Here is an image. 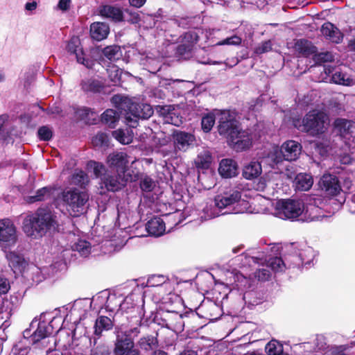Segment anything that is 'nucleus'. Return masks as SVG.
Returning a JSON list of instances; mask_svg holds the SVG:
<instances>
[{"label": "nucleus", "mask_w": 355, "mask_h": 355, "mask_svg": "<svg viewBox=\"0 0 355 355\" xmlns=\"http://www.w3.org/2000/svg\"><path fill=\"white\" fill-rule=\"evenodd\" d=\"M128 156L123 152H116L108 155L107 164L112 170L116 171L118 175L130 173L128 169Z\"/></svg>", "instance_id": "nucleus-12"}, {"label": "nucleus", "mask_w": 355, "mask_h": 355, "mask_svg": "<svg viewBox=\"0 0 355 355\" xmlns=\"http://www.w3.org/2000/svg\"><path fill=\"white\" fill-rule=\"evenodd\" d=\"M112 136L122 144H128L132 142L133 133L129 129H118L112 132Z\"/></svg>", "instance_id": "nucleus-34"}, {"label": "nucleus", "mask_w": 355, "mask_h": 355, "mask_svg": "<svg viewBox=\"0 0 355 355\" xmlns=\"http://www.w3.org/2000/svg\"><path fill=\"white\" fill-rule=\"evenodd\" d=\"M299 249V257L304 264H309L314 259L316 253L310 246L301 245Z\"/></svg>", "instance_id": "nucleus-33"}, {"label": "nucleus", "mask_w": 355, "mask_h": 355, "mask_svg": "<svg viewBox=\"0 0 355 355\" xmlns=\"http://www.w3.org/2000/svg\"><path fill=\"white\" fill-rule=\"evenodd\" d=\"M17 239V229L13 222L8 218L1 219L0 246L7 248L14 245Z\"/></svg>", "instance_id": "nucleus-10"}, {"label": "nucleus", "mask_w": 355, "mask_h": 355, "mask_svg": "<svg viewBox=\"0 0 355 355\" xmlns=\"http://www.w3.org/2000/svg\"><path fill=\"white\" fill-rule=\"evenodd\" d=\"M339 162L343 164H349L352 162V157L349 153H343L338 155Z\"/></svg>", "instance_id": "nucleus-60"}, {"label": "nucleus", "mask_w": 355, "mask_h": 355, "mask_svg": "<svg viewBox=\"0 0 355 355\" xmlns=\"http://www.w3.org/2000/svg\"><path fill=\"white\" fill-rule=\"evenodd\" d=\"M89 200V195L85 191L78 189L69 190L63 192L62 200L67 209L73 217H77L85 211V205Z\"/></svg>", "instance_id": "nucleus-8"}, {"label": "nucleus", "mask_w": 355, "mask_h": 355, "mask_svg": "<svg viewBox=\"0 0 355 355\" xmlns=\"http://www.w3.org/2000/svg\"><path fill=\"white\" fill-rule=\"evenodd\" d=\"M108 136L103 132L98 133L92 139V144L94 146L100 147L107 145Z\"/></svg>", "instance_id": "nucleus-48"}, {"label": "nucleus", "mask_w": 355, "mask_h": 355, "mask_svg": "<svg viewBox=\"0 0 355 355\" xmlns=\"http://www.w3.org/2000/svg\"><path fill=\"white\" fill-rule=\"evenodd\" d=\"M334 59L333 54L330 52H323L315 55L314 60L316 62L322 63L332 62Z\"/></svg>", "instance_id": "nucleus-53"}, {"label": "nucleus", "mask_w": 355, "mask_h": 355, "mask_svg": "<svg viewBox=\"0 0 355 355\" xmlns=\"http://www.w3.org/2000/svg\"><path fill=\"white\" fill-rule=\"evenodd\" d=\"M123 16L124 18L123 21H127L132 24H137L139 21V15L136 11L126 10L125 12H123Z\"/></svg>", "instance_id": "nucleus-52"}, {"label": "nucleus", "mask_w": 355, "mask_h": 355, "mask_svg": "<svg viewBox=\"0 0 355 355\" xmlns=\"http://www.w3.org/2000/svg\"><path fill=\"white\" fill-rule=\"evenodd\" d=\"M36 8H37V3L35 1L26 3L25 5L26 10H28V11H33V10H35Z\"/></svg>", "instance_id": "nucleus-64"}, {"label": "nucleus", "mask_w": 355, "mask_h": 355, "mask_svg": "<svg viewBox=\"0 0 355 355\" xmlns=\"http://www.w3.org/2000/svg\"><path fill=\"white\" fill-rule=\"evenodd\" d=\"M10 288V285L8 280L5 278L0 277V294L6 293Z\"/></svg>", "instance_id": "nucleus-59"}, {"label": "nucleus", "mask_w": 355, "mask_h": 355, "mask_svg": "<svg viewBox=\"0 0 355 355\" xmlns=\"http://www.w3.org/2000/svg\"><path fill=\"white\" fill-rule=\"evenodd\" d=\"M255 277L258 278L259 280L266 281L270 277V272L267 267L259 268L255 272Z\"/></svg>", "instance_id": "nucleus-57"}, {"label": "nucleus", "mask_w": 355, "mask_h": 355, "mask_svg": "<svg viewBox=\"0 0 355 355\" xmlns=\"http://www.w3.org/2000/svg\"><path fill=\"white\" fill-rule=\"evenodd\" d=\"M258 211H255L254 209L252 208L250 203L245 200L241 198V196L240 195V198L236 200L235 205H234L232 211H226V213L231 214H243V213H257Z\"/></svg>", "instance_id": "nucleus-30"}, {"label": "nucleus", "mask_w": 355, "mask_h": 355, "mask_svg": "<svg viewBox=\"0 0 355 355\" xmlns=\"http://www.w3.org/2000/svg\"><path fill=\"white\" fill-rule=\"evenodd\" d=\"M125 107L128 110L125 114V123L131 128L137 126L138 119H148L153 114L152 107L147 103H137L125 99L119 105V108L124 110Z\"/></svg>", "instance_id": "nucleus-7"}, {"label": "nucleus", "mask_w": 355, "mask_h": 355, "mask_svg": "<svg viewBox=\"0 0 355 355\" xmlns=\"http://www.w3.org/2000/svg\"><path fill=\"white\" fill-rule=\"evenodd\" d=\"M262 173V166L260 162L252 159L246 163L242 169L243 177L248 180H253L260 177Z\"/></svg>", "instance_id": "nucleus-19"}, {"label": "nucleus", "mask_w": 355, "mask_h": 355, "mask_svg": "<svg viewBox=\"0 0 355 355\" xmlns=\"http://www.w3.org/2000/svg\"><path fill=\"white\" fill-rule=\"evenodd\" d=\"M146 228L149 234L159 236L164 233L166 226L162 218H153L147 223Z\"/></svg>", "instance_id": "nucleus-25"}, {"label": "nucleus", "mask_w": 355, "mask_h": 355, "mask_svg": "<svg viewBox=\"0 0 355 355\" xmlns=\"http://www.w3.org/2000/svg\"><path fill=\"white\" fill-rule=\"evenodd\" d=\"M314 198L306 197L302 200H279L275 205V214L280 218L294 219L304 215V220L313 221L319 219L318 201Z\"/></svg>", "instance_id": "nucleus-3"}, {"label": "nucleus", "mask_w": 355, "mask_h": 355, "mask_svg": "<svg viewBox=\"0 0 355 355\" xmlns=\"http://www.w3.org/2000/svg\"><path fill=\"white\" fill-rule=\"evenodd\" d=\"M55 225L53 216L50 212L39 211L24 218L22 229L27 236L37 239L44 235L47 231L55 229Z\"/></svg>", "instance_id": "nucleus-4"}, {"label": "nucleus", "mask_w": 355, "mask_h": 355, "mask_svg": "<svg viewBox=\"0 0 355 355\" xmlns=\"http://www.w3.org/2000/svg\"><path fill=\"white\" fill-rule=\"evenodd\" d=\"M119 117V113L112 109L105 110L101 116L102 121L110 127H114Z\"/></svg>", "instance_id": "nucleus-38"}, {"label": "nucleus", "mask_w": 355, "mask_h": 355, "mask_svg": "<svg viewBox=\"0 0 355 355\" xmlns=\"http://www.w3.org/2000/svg\"><path fill=\"white\" fill-rule=\"evenodd\" d=\"M155 110L163 117L164 123L175 126H180L182 123V118L173 105H158Z\"/></svg>", "instance_id": "nucleus-14"}, {"label": "nucleus", "mask_w": 355, "mask_h": 355, "mask_svg": "<svg viewBox=\"0 0 355 355\" xmlns=\"http://www.w3.org/2000/svg\"><path fill=\"white\" fill-rule=\"evenodd\" d=\"M139 333L138 328L135 327L130 331L125 329L123 326L116 329V340L115 343V355H123L129 350H132L134 343L130 338L131 334Z\"/></svg>", "instance_id": "nucleus-9"}, {"label": "nucleus", "mask_w": 355, "mask_h": 355, "mask_svg": "<svg viewBox=\"0 0 355 355\" xmlns=\"http://www.w3.org/2000/svg\"><path fill=\"white\" fill-rule=\"evenodd\" d=\"M173 137L175 149L183 152L193 146L196 141L193 135L182 131L175 132Z\"/></svg>", "instance_id": "nucleus-17"}, {"label": "nucleus", "mask_w": 355, "mask_h": 355, "mask_svg": "<svg viewBox=\"0 0 355 355\" xmlns=\"http://www.w3.org/2000/svg\"><path fill=\"white\" fill-rule=\"evenodd\" d=\"M242 39L238 35H233L227 37L222 41H220L216 44V46L223 45H232V46H239L241 44Z\"/></svg>", "instance_id": "nucleus-49"}, {"label": "nucleus", "mask_w": 355, "mask_h": 355, "mask_svg": "<svg viewBox=\"0 0 355 355\" xmlns=\"http://www.w3.org/2000/svg\"><path fill=\"white\" fill-rule=\"evenodd\" d=\"M109 33L110 28L106 23L94 22L90 26L91 37L97 41H101L106 38Z\"/></svg>", "instance_id": "nucleus-23"}, {"label": "nucleus", "mask_w": 355, "mask_h": 355, "mask_svg": "<svg viewBox=\"0 0 355 355\" xmlns=\"http://www.w3.org/2000/svg\"><path fill=\"white\" fill-rule=\"evenodd\" d=\"M192 49L193 46L191 44L184 43L178 46L177 53L180 58L188 59L191 55Z\"/></svg>", "instance_id": "nucleus-46"}, {"label": "nucleus", "mask_w": 355, "mask_h": 355, "mask_svg": "<svg viewBox=\"0 0 355 355\" xmlns=\"http://www.w3.org/2000/svg\"><path fill=\"white\" fill-rule=\"evenodd\" d=\"M334 128L340 139L343 140L345 146L350 149L354 143L352 133L355 128L354 123L345 119H337L334 121Z\"/></svg>", "instance_id": "nucleus-11"}, {"label": "nucleus", "mask_w": 355, "mask_h": 355, "mask_svg": "<svg viewBox=\"0 0 355 355\" xmlns=\"http://www.w3.org/2000/svg\"><path fill=\"white\" fill-rule=\"evenodd\" d=\"M80 87L85 93H97L101 91L103 84L97 78H86L81 81Z\"/></svg>", "instance_id": "nucleus-26"}, {"label": "nucleus", "mask_w": 355, "mask_h": 355, "mask_svg": "<svg viewBox=\"0 0 355 355\" xmlns=\"http://www.w3.org/2000/svg\"><path fill=\"white\" fill-rule=\"evenodd\" d=\"M146 0H129L130 4L135 7L140 8L146 2Z\"/></svg>", "instance_id": "nucleus-63"}, {"label": "nucleus", "mask_w": 355, "mask_h": 355, "mask_svg": "<svg viewBox=\"0 0 355 355\" xmlns=\"http://www.w3.org/2000/svg\"><path fill=\"white\" fill-rule=\"evenodd\" d=\"M37 133L39 137L44 141H48L52 137V131L46 126L41 127Z\"/></svg>", "instance_id": "nucleus-56"}, {"label": "nucleus", "mask_w": 355, "mask_h": 355, "mask_svg": "<svg viewBox=\"0 0 355 355\" xmlns=\"http://www.w3.org/2000/svg\"><path fill=\"white\" fill-rule=\"evenodd\" d=\"M199 40L198 33L196 31H189L186 33L184 36V40L186 44L193 46Z\"/></svg>", "instance_id": "nucleus-54"}, {"label": "nucleus", "mask_w": 355, "mask_h": 355, "mask_svg": "<svg viewBox=\"0 0 355 355\" xmlns=\"http://www.w3.org/2000/svg\"><path fill=\"white\" fill-rule=\"evenodd\" d=\"M334 83L345 86H352L355 85V80L349 75L340 71H336L332 74L331 79Z\"/></svg>", "instance_id": "nucleus-32"}, {"label": "nucleus", "mask_w": 355, "mask_h": 355, "mask_svg": "<svg viewBox=\"0 0 355 355\" xmlns=\"http://www.w3.org/2000/svg\"><path fill=\"white\" fill-rule=\"evenodd\" d=\"M103 55L110 60H115L121 56L120 47L118 46H109L103 49Z\"/></svg>", "instance_id": "nucleus-40"}, {"label": "nucleus", "mask_w": 355, "mask_h": 355, "mask_svg": "<svg viewBox=\"0 0 355 355\" xmlns=\"http://www.w3.org/2000/svg\"><path fill=\"white\" fill-rule=\"evenodd\" d=\"M322 34L334 43H339L343 39L340 31L331 23H324L321 28Z\"/></svg>", "instance_id": "nucleus-24"}, {"label": "nucleus", "mask_w": 355, "mask_h": 355, "mask_svg": "<svg viewBox=\"0 0 355 355\" xmlns=\"http://www.w3.org/2000/svg\"><path fill=\"white\" fill-rule=\"evenodd\" d=\"M295 49L303 55L308 56L315 52V48L307 40H300L295 43Z\"/></svg>", "instance_id": "nucleus-36"}, {"label": "nucleus", "mask_w": 355, "mask_h": 355, "mask_svg": "<svg viewBox=\"0 0 355 355\" xmlns=\"http://www.w3.org/2000/svg\"><path fill=\"white\" fill-rule=\"evenodd\" d=\"M9 266L15 273L21 272L25 267L26 263L24 259L20 255L14 252H10L6 254Z\"/></svg>", "instance_id": "nucleus-28"}, {"label": "nucleus", "mask_w": 355, "mask_h": 355, "mask_svg": "<svg viewBox=\"0 0 355 355\" xmlns=\"http://www.w3.org/2000/svg\"><path fill=\"white\" fill-rule=\"evenodd\" d=\"M218 172L224 178L234 177L238 174L236 162L231 159H223L220 162Z\"/></svg>", "instance_id": "nucleus-22"}, {"label": "nucleus", "mask_w": 355, "mask_h": 355, "mask_svg": "<svg viewBox=\"0 0 355 355\" xmlns=\"http://www.w3.org/2000/svg\"><path fill=\"white\" fill-rule=\"evenodd\" d=\"M155 187V182L149 177L146 176L142 178L140 187L144 191H151Z\"/></svg>", "instance_id": "nucleus-51"}, {"label": "nucleus", "mask_w": 355, "mask_h": 355, "mask_svg": "<svg viewBox=\"0 0 355 355\" xmlns=\"http://www.w3.org/2000/svg\"><path fill=\"white\" fill-rule=\"evenodd\" d=\"M113 323L112 320L105 316L98 317L94 325V334L96 336H101L103 331H108L112 329Z\"/></svg>", "instance_id": "nucleus-31"}, {"label": "nucleus", "mask_w": 355, "mask_h": 355, "mask_svg": "<svg viewBox=\"0 0 355 355\" xmlns=\"http://www.w3.org/2000/svg\"><path fill=\"white\" fill-rule=\"evenodd\" d=\"M6 121H7V116H6V115L0 116V139H5L3 128V125Z\"/></svg>", "instance_id": "nucleus-62"}, {"label": "nucleus", "mask_w": 355, "mask_h": 355, "mask_svg": "<svg viewBox=\"0 0 355 355\" xmlns=\"http://www.w3.org/2000/svg\"><path fill=\"white\" fill-rule=\"evenodd\" d=\"M168 328L175 332H181L184 329V322L182 315L178 313L169 314L166 318Z\"/></svg>", "instance_id": "nucleus-29"}, {"label": "nucleus", "mask_w": 355, "mask_h": 355, "mask_svg": "<svg viewBox=\"0 0 355 355\" xmlns=\"http://www.w3.org/2000/svg\"><path fill=\"white\" fill-rule=\"evenodd\" d=\"M98 12L102 17L110 19L116 22L121 21L124 18L123 12L121 8L114 6H102L99 8Z\"/></svg>", "instance_id": "nucleus-20"}, {"label": "nucleus", "mask_w": 355, "mask_h": 355, "mask_svg": "<svg viewBox=\"0 0 355 355\" xmlns=\"http://www.w3.org/2000/svg\"><path fill=\"white\" fill-rule=\"evenodd\" d=\"M301 151V144L293 140L284 142L280 148L278 146H272L268 154L263 157V162L270 165L272 170L265 173L263 176L258 179L254 184L255 189L263 191L270 182L277 185V179L282 176V173L275 169V166L284 159L287 161L297 159Z\"/></svg>", "instance_id": "nucleus-1"}, {"label": "nucleus", "mask_w": 355, "mask_h": 355, "mask_svg": "<svg viewBox=\"0 0 355 355\" xmlns=\"http://www.w3.org/2000/svg\"><path fill=\"white\" fill-rule=\"evenodd\" d=\"M135 180V177L130 173L118 175L117 177L111 176L104 174L101 178L102 183L105 187L111 191L119 190L127 182H131Z\"/></svg>", "instance_id": "nucleus-13"}, {"label": "nucleus", "mask_w": 355, "mask_h": 355, "mask_svg": "<svg viewBox=\"0 0 355 355\" xmlns=\"http://www.w3.org/2000/svg\"><path fill=\"white\" fill-rule=\"evenodd\" d=\"M53 191V189L51 188L43 187L37 191V194L35 196H29L28 202L32 203L49 199L52 195Z\"/></svg>", "instance_id": "nucleus-39"}, {"label": "nucleus", "mask_w": 355, "mask_h": 355, "mask_svg": "<svg viewBox=\"0 0 355 355\" xmlns=\"http://www.w3.org/2000/svg\"><path fill=\"white\" fill-rule=\"evenodd\" d=\"M239 198L240 192L238 191L216 196L214 201L207 203L203 208V215L201 218L207 220L220 215L227 214L226 211H232L234 205Z\"/></svg>", "instance_id": "nucleus-5"}, {"label": "nucleus", "mask_w": 355, "mask_h": 355, "mask_svg": "<svg viewBox=\"0 0 355 355\" xmlns=\"http://www.w3.org/2000/svg\"><path fill=\"white\" fill-rule=\"evenodd\" d=\"M92 246L85 240H78L72 246L73 251L78 252L82 257H87L91 252Z\"/></svg>", "instance_id": "nucleus-37"}, {"label": "nucleus", "mask_w": 355, "mask_h": 355, "mask_svg": "<svg viewBox=\"0 0 355 355\" xmlns=\"http://www.w3.org/2000/svg\"><path fill=\"white\" fill-rule=\"evenodd\" d=\"M107 73L109 74L110 80L114 84H116L120 81L122 75V71L120 69L117 68L115 66H112L109 69H107Z\"/></svg>", "instance_id": "nucleus-50"}, {"label": "nucleus", "mask_w": 355, "mask_h": 355, "mask_svg": "<svg viewBox=\"0 0 355 355\" xmlns=\"http://www.w3.org/2000/svg\"><path fill=\"white\" fill-rule=\"evenodd\" d=\"M267 268H270L275 272H281L286 268V263L279 257H272L268 261Z\"/></svg>", "instance_id": "nucleus-43"}, {"label": "nucleus", "mask_w": 355, "mask_h": 355, "mask_svg": "<svg viewBox=\"0 0 355 355\" xmlns=\"http://www.w3.org/2000/svg\"><path fill=\"white\" fill-rule=\"evenodd\" d=\"M71 5V0H60L58 3V8L62 11L67 10Z\"/></svg>", "instance_id": "nucleus-61"}, {"label": "nucleus", "mask_w": 355, "mask_h": 355, "mask_svg": "<svg viewBox=\"0 0 355 355\" xmlns=\"http://www.w3.org/2000/svg\"><path fill=\"white\" fill-rule=\"evenodd\" d=\"M53 319L50 323L47 324L44 321L40 322L37 324V328L31 336V339L33 343H37L40 340L46 338L53 333V323L55 321Z\"/></svg>", "instance_id": "nucleus-21"}, {"label": "nucleus", "mask_w": 355, "mask_h": 355, "mask_svg": "<svg viewBox=\"0 0 355 355\" xmlns=\"http://www.w3.org/2000/svg\"><path fill=\"white\" fill-rule=\"evenodd\" d=\"M219 115L218 126V133L225 137L229 145L236 151H243L252 146L253 136L248 130H242L239 128L234 114L228 111H218Z\"/></svg>", "instance_id": "nucleus-2"}, {"label": "nucleus", "mask_w": 355, "mask_h": 355, "mask_svg": "<svg viewBox=\"0 0 355 355\" xmlns=\"http://www.w3.org/2000/svg\"><path fill=\"white\" fill-rule=\"evenodd\" d=\"M135 294L131 293L122 300V297L120 296L117 297L116 295H110L107 297L105 308L110 311H114V307L112 306L110 303L112 301H116V305H119V309L123 311H128V309L135 306Z\"/></svg>", "instance_id": "nucleus-18"}, {"label": "nucleus", "mask_w": 355, "mask_h": 355, "mask_svg": "<svg viewBox=\"0 0 355 355\" xmlns=\"http://www.w3.org/2000/svg\"><path fill=\"white\" fill-rule=\"evenodd\" d=\"M265 349L268 355H279L283 352V346L278 341L272 340L266 345Z\"/></svg>", "instance_id": "nucleus-41"}, {"label": "nucleus", "mask_w": 355, "mask_h": 355, "mask_svg": "<svg viewBox=\"0 0 355 355\" xmlns=\"http://www.w3.org/2000/svg\"><path fill=\"white\" fill-rule=\"evenodd\" d=\"M272 49V44L270 40L263 42L259 44L254 50L255 53L262 54L270 51Z\"/></svg>", "instance_id": "nucleus-55"}, {"label": "nucleus", "mask_w": 355, "mask_h": 355, "mask_svg": "<svg viewBox=\"0 0 355 355\" xmlns=\"http://www.w3.org/2000/svg\"><path fill=\"white\" fill-rule=\"evenodd\" d=\"M319 187L330 196H336L341 190L338 178L329 173L322 175L319 182Z\"/></svg>", "instance_id": "nucleus-16"}, {"label": "nucleus", "mask_w": 355, "mask_h": 355, "mask_svg": "<svg viewBox=\"0 0 355 355\" xmlns=\"http://www.w3.org/2000/svg\"><path fill=\"white\" fill-rule=\"evenodd\" d=\"M293 184L296 190L308 191L313 186V180L309 174L299 173L296 175Z\"/></svg>", "instance_id": "nucleus-27"}, {"label": "nucleus", "mask_w": 355, "mask_h": 355, "mask_svg": "<svg viewBox=\"0 0 355 355\" xmlns=\"http://www.w3.org/2000/svg\"><path fill=\"white\" fill-rule=\"evenodd\" d=\"M293 125L302 132L318 136L327 130L328 116L324 112L313 110L309 112L302 120H293Z\"/></svg>", "instance_id": "nucleus-6"}, {"label": "nucleus", "mask_w": 355, "mask_h": 355, "mask_svg": "<svg viewBox=\"0 0 355 355\" xmlns=\"http://www.w3.org/2000/svg\"><path fill=\"white\" fill-rule=\"evenodd\" d=\"M139 345L146 351L151 350L157 346V340L153 336L144 337L140 339Z\"/></svg>", "instance_id": "nucleus-42"}, {"label": "nucleus", "mask_w": 355, "mask_h": 355, "mask_svg": "<svg viewBox=\"0 0 355 355\" xmlns=\"http://www.w3.org/2000/svg\"><path fill=\"white\" fill-rule=\"evenodd\" d=\"M72 182L76 185L85 187L89 182V178L83 171H76L73 175Z\"/></svg>", "instance_id": "nucleus-44"}, {"label": "nucleus", "mask_w": 355, "mask_h": 355, "mask_svg": "<svg viewBox=\"0 0 355 355\" xmlns=\"http://www.w3.org/2000/svg\"><path fill=\"white\" fill-rule=\"evenodd\" d=\"M80 41L78 37H72L69 41L67 49V51L76 55L77 62L83 64L87 68H92L94 62L91 60L85 59L82 49L80 47Z\"/></svg>", "instance_id": "nucleus-15"}, {"label": "nucleus", "mask_w": 355, "mask_h": 355, "mask_svg": "<svg viewBox=\"0 0 355 355\" xmlns=\"http://www.w3.org/2000/svg\"><path fill=\"white\" fill-rule=\"evenodd\" d=\"M211 162V156L210 153L207 150H203L200 152L196 159L195 164L197 168H207Z\"/></svg>", "instance_id": "nucleus-35"}, {"label": "nucleus", "mask_w": 355, "mask_h": 355, "mask_svg": "<svg viewBox=\"0 0 355 355\" xmlns=\"http://www.w3.org/2000/svg\"><path fill=\"white\" fill-rule=\"evenodd\" d=\"M316 150L322 155L324 156L331 149L329 142H319L316 144Z\"/></svg>", "instance_id": "nucleus-58"}, {"label": "nucleus", "mask_w": 355, "mask_h": 355, "mask_svg": "<svg viewBox=\"0 0 355 355\" xmlns=\"http://www.w3.org/2000/svg\"><path fill=\"white\" fill-rule=\"evenodd\" d=\"M87 168L92 169L96 177H103V173L105 172V166L99 162L95 161H90L87 164Z\"/></svg>", "instance_id": "nucleus-47"}, {"label": "nucleus", "mask_w": 355, "mask_h": 355, "mask_svg": "<svg viewBox=\"0 0 355 355\" xmlns=\"http://www.w3.org/2000/svg\"><path fill=\"white\" fill-rule=\"evenodd\" d=\"M216 117L212 113L206 114L202 118V128L204 132H209L215 123Z\"/></svg>", "instance_id": "nucleus-45"}]
</instances>
